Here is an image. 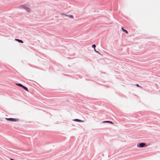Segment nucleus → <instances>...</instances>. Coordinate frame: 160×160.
<instances>
[{
  "label": "nucleus",
  "mask_w": 160,
  "mask_h": 160,
  "mask_svg": "<svg viewBox=\"0 0 160 160\" xmlns=\"http://www.w3.org/2000/svg\"><path fill=\"white\" fill-rule=\"evenodd\" d=\"M5 119L11 122H16L19 120V119L14 118H5Z\"/></svg>",
  "instance_id": "1"
},
{
  "label": "nucleus",
  "mask_w": 160,
  "mask_h": 160,
  "mask_svg": "<svg viewBox=\"0 0 160 160\" xmlns=\"http://www.w3.org/2000/svg\"><path fill=\"white\" fill-rule=\"evenodd\" d=\"M145 144L144 143H141L139 144V147L142 148L145 147Z\"/></svg>",
  "instance_id": "2"
},
{
  "label": "nucleus",
  "mask_w": 160,
  "mask_h": 160,
  "mask_svg": "<svg viewBox=\"0 0 160 160\" xmlns=\"http://www.w3.org/2000/svg\"><path fill=\"white\" fill-rule=\"evenodd\" d=\"M73 121H75V122H84V121L80 120L79 119H74V120H73Z\"/></svg>",
  "instance_id": "3"
},
{
  "label": "nucleus",
  "mask_w": 160,
  "mask_h": 160,
  "mask_svg": "<svg viewBox=\"0 0 160 160\" xmlns=\"http://www.w3.org/2000/svg\"><path fill=\"white\" fill-rule=\"evenodd\" d=\"M24 9H25V10H26V11H27V12H30V9L29 8H27V7H25V8H24Z\"/></svg>",
  "instance_id": "4"
},
{
  "label": "nucleus",
  "mask_w": 160,
  "mask_h": 160,
  "mask_svg": "<svg viewBox=\"0 0 160 160\" xmlns=\"http://www.w3.org/2000/svg\"><path fill=\"white\" fill-rule=\"evenodd\" d=\"M66 17H68L69 18H73V16L72 15H66Z\"/></svg>",
  "instance_id": "5"
},
{
  "label": "nucleus",
  "mask_w": 160,
  "mask_h": 160,
  "mask_svg": "<svg viewBox=\"0 0 160 160\" xmlns=\"http://www.w3.org/2000/svg\"><path fill=\"white\" fill-rule=\"evenodd\" d=\"M103 122L104 123H110L112 124H113V123L112 122L110 121H104Z\"/></svg>",
  "instance_id": "6"
},
{
  "label": "nucleus",
  "mask_w": 160,
  "mask_h": 160,
  "mask_svg": "<svg viewBox=\"0 0 160 160\" xmlns=\"http://www.w3.org/2000/svg\"><path fill=\"white\" fill-rule=\"evenodd\" d=\"M15 40L16 41H17L18 42H19L20 43H23V41L22 40H20L18 39H15Z\"/></svg>",
  "instance_id": "7"
},
{
  "label": "nucleus",
  "mask_w": 160,
  "mask_h": 160,
  "mask_svg": "<svg viewBox=\"0 0 160 160\" xmlns=\"http://www.w3.org/2000/svg\"><path fill=\"white\" fill-rule=\"evenodd\" d=\"M22 88H23V89L26 90V91L28 92V89L26 87L24 86L22 87Z\"/></svg>",
  "instance_id": "8"
},
{
  "label": "nucleus",
  "mask_w": 160,
  "mask_h": 160,
  "mask_svg": "<svg viewBox=\"0 0 160 160\" xmlns=\"http://www.w3.org/2000/svg\"><path fill=\"white\" fill-rule=\"evenodd\" d=\"M16 85H17L18 86L21 87H22L24 86L22 85V84H21L20 83H16Z\"/></svg>",
  "instance_id": "9"
},
{
  "label": "nucleus",
  "mask_w": 160,
  "mask_h": 160,
  "mask_svg": "<svg viewBox=\"0 0 160 160\" xmlns=\"http://www.w3.org/2000/svg\"><path fill=\"white\" fill-rule=\"evenodd\" d=\"M122 31H123V32H125V33H128V32L126 30H122Z\"/></svg>",
  "instance_id": "10"
},
{
  "label": "nucleus",
  "mask_w": 160,
  "mask_h": 160,
  "mask_svg": "<svg viewBox=\"0 0 160 160\" xmlns=\"http://www.w3.org/2000/svg\"><path fill=\"white\" fill-rule=\"evenodd\" d=\"M92 47L94 48H95V47H96V45L95 44H93L92 45Z\"/></svg>",
  "instance_id": "11"
},
{
  "label": "nucleus",
  "mask_w": 160,
  "mask_h": 160,
  "mask_svg": "<svg viewBox=\"0 0 160 160\" xmlns=\"http://www.w3.org/2000/svg\"><path fill=\"white\" fill-rule=\"evenodd\" d=\"M61 15H64L65 16L66 15H67V14H64V13H61Z\"/></svg>",
  "instance_id": "12"
},
{
  "label": "nucleus",
  "mask_w": 160,
  "mask_h": 160,
  "mask_svg": "<svg viewBox=\"0 0 160 160\" xmlns=\"http://www.w3.org/2000/svg\"><path fill=\"white\" fill-rule=\"evenodd\" d=\"M96 52L99 53V54H100V52L98 51H96Z\"/></svg>",
  "instance_id": "13"
},
{
  "label": "nucleus",
  "mask_w": 160,
  "mask_h": 160,
  "mask_svg": "<svg viewBox=\"0 0 160 160\" xmlns=\"http://www.w3.org/2000/svg\"><path fill=\"white\" fill-rule=\"evenodd\" d=\"M121 29H122V30H125V29H124L123 28V27H122L121 28Z\"/></svg>",
  "instance_id": "14"
},
{
  "label": "nucleus",
  "mask_w": 160,
  "mask_h": 160,
  "mask_svg": "<svg viewBox=\"0 0 160 160\" xmlns=\"http://www.w3.org/2000/svg\"><path fill=\"white\" fill-rule=\"evenodd\" d=\"M136 86H137V87H139V86L138 84H136Z\"/></svg>",
  "instance_id": "15"
},
{
  "label": "nucleus",
  "mask_w": 160,
  "mask_h": 160,
  "mask_svg": "<svg viewBox=\"0 0 160 160\" xmlns=\"http://www.w3.org/2000/svg\"><path fill=\"white\" fill-rule=\"evenodd\" d=\"M94 51H95V52H96V51H96V50L95 48H94Z\"/></svg>",
  "instance_id": "16"
},
{
  "label": "nucleus",
  "mask_w": 160,
  "mask_h": 160,
  "mask_svg": "<svg viewBox=\"0 0 160 160\" xmlns=\"http://www.w3.org/2000/svg\"><path fill=\"white\" fill-rule=\"evenodd\" d=\"M11 160H14V159H11Z\"/></svg>",
  "instance_id": "17"
}]
</instances>
